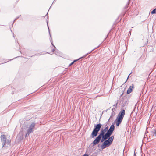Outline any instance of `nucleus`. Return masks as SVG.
Returning a JSON list of instances; mask_svg holds the SVG:
<instances>
[{
    "label": "nucleus",
    "mask_w": 156,
    "mask_h": 156,
    "mask_svg": "<svg viewBox=\"0 0 156 156\" xmlns=\"http://www.w3.org/2000/svg\"><path fill=\"white\" fill-rule=\"evenodd\" d=\"M110 136L106 133L105 134L99 133L93 142V146H94L98 144L100 142L101 138L105 140H107Z\"/></svg>",
    "instance_id": "nucleus-1"
},
{
    "label": "nucleus",
    "mask_w": 156,
    "mask_h": 156,
    "mask_svg": "<svg viewBox=\"0 0 156 156\" xmlns=\"http://www.w3.org/2000/svg\"><path fill=\"white\" fill-rule=\"evenodd\" d=\"M125 114V109H123L118 114L115 122L117 126H119L121 123Z\"/></svg>",
    "instance_id": "nucleus-2"
},
{
    "label": "nucleus",
    "mask_w": 156,
    "mask_h": 156,
    "mask_svg": "<svg viewBox=\"0 0 156 156\" xmlns=\"http://www.w3.org/2000/svg\"><path fill=\"white\" fill-rule=\"evenodd\" d=\"M102 126V125L100 123L94 125L93 130L90 135V137L93 138L98 135V132L100 130Z\"/></svg>",
    "instance_id": "nucleus-3"
},
{
    "label": "nucleus",
    "mask_w": 156,
    "mask_h": 156,
    "mask_svg": "<svg viewBox=\"0 0 156 156\" xmlns=\"http://www.w3.org/2000/svg\"><path fill=\"white\" fill-rule=\"evenodd\" d=\"M1 141L2 143L3 147H4L5 144L8 145H9L10 143V142L9 141H6V136L4 135H1Z\"/></svg>",
    "instance_id": "nucleus-4"
},
{
    "label": "nucleus",
    "mask_w": 156,
    "mask_h": 156,
    "mask_svg": "<svg viewBox=\"0 0 156 156\" xmlns=\"http://www.w3.org/2000/svg\"><path fill=\"white\" fill-rule=\"evenodd\" d=\"M35 125L36 123L35 122H32L29 125V127L27 129V130L28 131V133H31L33 131Z\"/></svg>",
    "instance_id": "nucleus-5"
},
{
    "label": "nucleus",
    "mask_w": 156,
    "mask_h": 156,
    "mask_svg": "<svg viewBox=\"0 0 156 156\" xmlns=\"http://www.w3.org/2000/svg\"><path fill=\"white\" fill-rule=\"evenodd\" d=\"M50 41H51V44L54 47V48L52 50V52H53L54 51H55V54H56L57 55L60 56L61 55V54L60 53L59 51L58 50L56 49L55 47L53 44V41H52V39L51 37Z\"/></svg>",
    "instance_id": "nucleus-6"
},
{
    "label": "nucleus",
    "mask_w": 156,
    "mask_h": 156,
    "mask_svg": "<svg viewBox=\"0 0 156 156\" xmlns=\"http://www.w3.org/2000/svg\"><path fill=\"white\" fill-rule=\"evenodd\" d=\"M111 144H110L106 140H105L101 145V147L102 149L108 147Z\"/></svg>",
    "instance_id": "nucleus-7"
},
{
    "label": "nucleus",
    "mask_w": 156,
    "mask_h": 156,
    "mask_svg": "<svg viewBox=\"0 0 156 156\" xmlns=\"http://www.w3.org/2000/svg\"><path fill=\"white\" fill-rule=\"evenodd\" d=\"M115 127L114 125H112L110 126L109 129H108V130L107 131L106 133L108 134L109 135L111 136L115 130Z\"/></svg>",
    "instance_id": "nucleus-8"
},
{
    "label": "nucleus",
    "mask_w": 156,
    "mask_h": 156,
    "mask_svg": "<svg viewBox=\"0 0 156 156\" xmlns=\"http://www.w3.org/2000/svg\"><path fill=\"white\" fill-rule=\"evenodd\" d=\"M122 108L123 109H125L124 107L126 105L127 101L126 100V98L125 97L122 98Z\"/></svg>",
    "instance_id": "nucleus-9"
},
{
    "label": "nucleus",
    "mask_w": 156,
    "mask_h": 156,
    "mask_svg": "<svg viewBox=\"0 0 156 156\" xmlns=\"http://www.w3.org/2000/svg\"><path fill=\"white\" fill-rule=\"evenodd\" d=\"M108 126L105 127L104 129L102 128L101 130L100 131V133L105 134V133H106L108 130Z\"/></svg>",
    "instance_id": "nucleus-10"
},
{
    "label": "nucleus",
    "mask_w": 156,
    "mask_h": 156,
    "mask_svg": "<svg viewBox=\"0 0 156 156\" xmlns=\"http://www.w3.org/2000/svg\"><path fill=\"white\" fill-rule=\"evenodd\" d=\"M134 89V85L132 84V85L129 86V87L126 93L127 94H130L131 92Z\"/></svg>",
    "instance_id": "nucleus-11"
},
{
    "label": "nucleus",
    "mask_w": 156,
    "mask_h": 156,
    "mask_svg": "<svg viewBox=\"0 0 156 156\" xmlns=\"http://www.w3.org/2000/svg\"><path fill=\"white\" fill-rule=\"evenodd\" d=\"M114 138V136H111L109 137L107 140V141L111 144L113 141Z\"/></svg>",
    "instance_id": "nucleus-12"
},
{
    "label": "nucleus",
    "mask_w": 156,
    "mask_h": 156,
    "mask_svg": "<svg viewBox=\"0 0 156 156\" xmlns=\"http://www.w3.org/2000/svg\"><path fill=\"white\" fill-rule=\"evenodd\" d=\"M93 50H92L91 51H90V52H89V53H87L86 55H84L83 56L80 57V58H79L77 59H76V60H74L73 62H74V63L78 60H79V59H80L81 58H85V57L87 55L89 54L91 52H92V51H93Z\"/></svg>",
    "instance_id": "nucleus-13"
},
{
    "label": "nucleus",
    "mask_w": 156,
    "mask_h": 156,
    "mask_svg": "<svg viewBox=\"0 0 156 156\" xmlns=\"http://www.w3.org/2000/svg\"><path fill=\"white\" fill-rule=\"evenodd\" d=\"M151 14H154L156 13V8L154 9L151 12Z\"/></svg>",
    "instance_id": "nucleus-14"
},
{
    "label": "nucleus",
    "mask_w": 156,
    "mask_h": 156,
    "mask_svg": "<svg viewBox=\"0 0 156 156\" xmlns=\"http://www.w3.org/2000/svg\"><path fill=\"white\" fill-rule=\"evenodd\" d=\"M30 133H28V131L27 130V133L26 134L25 137H27L29 135V134Z\"/></svg>",
    "instance_id": "nucleus-15"
},
{
    "label": "nucleus",
    "mask_w": 156,
    "mask_h": 156,
    "mask_svg": "<svg viewBox=\"0 0 156 156\" xmlns=\"http://www.w3.org/2000/svg\"><path fill=\"white\" fill-rule=\"evenodd\" d=\"M118 101L115 104L113 105V106L115 107L114 108H117V104H118Z\"/></svg>",
    "instance_id": "nucleus-16"
},
{
    "label": "nucleus",
    "mask_w": 156,
    "mask_h": 156,
    "mask_svg": "<svg viewBox=\"0 0 156 156\" xmlns=\"http://www.w3.org/2000/svg\"><path fill=\"white\" fill-rule=\"evenodd\" d=\"M48 20H47V23H48ZM47 24H48V30H49V34L50 36V37H51V34H50V31H49V27H48V23H47Z\"/></svg>",
    "instance_id": "nucleus-17"
},
{
    "label": "nucleus",
    "mask_w": 156,
    "mask_h": 156,
    "mask_svg": "<svg viewBox=\"0 0 156 156\" xmlns=\"http://www.w3.org/2000/svg\"><path fill=\"white\" fill-rule=\"evenodd\" d=\"M105 141V140H104V139H103L102 138H101V141H100L101 142V143H103Z\"/></svg>",
    "instance_id": "nucleus-18"
},
{
    "label": "nucleus",
    "mask_w": 156,
    "mask_h": 156,
    "mask_svg": "<svg viewBox=\"0 0 156 156\" xmlns=\"http://www.w3.org/2000/svg\"><path fill=\"white\" fill-rule=\"evenodd\" d=\"M19 18V16L18 17H17L16 19H15L14 20V21H13V23L16 21V20L17 19H18Z\"/></svg>",
    "instance_id": "nucleus-19"
},
{
    "label": "nucleus",
    "mask_w": 156,
    "mask_h": 156,
    "mask_svg": "<svg viewBox=\"0 0 156 156\" xmlns=\"http://www.w3.org/2000/svg\"><path fill=\"white\" fill-rule=\"evenodd\" d=\"M74 62H72L69 65V66H71V65H73V63H74Z\"/></svg>",
    "instance_id": "nucleus-20"
},
{
    "label": "nucleus",
    "mask_w": 156,
    "mask_h": 156,
    "mask_svg": "<svg viewBox=\"0 0 156 156\" xmlns=\"http://www.w3.org/2000/svg\"><path fill=\"white\" fill-rule=\"evenodd\" d=\"M47 16V19H48V13H47V14L46 15V16Z\"/></svg>",
    "instance_id": "nucleus-21"
},
{
    "label": "nucleus",
    "mask_w": 156,
    "mask_h": 156,
    "mask_svg": "<svg viewBox=\"0 0 156 156\" xmlns=\"http://www.w3.org/2000/svg\"><path fill=\"white\" fill-rule=\"evenodd\" d=\"M131 73H132V72H131V73H130V74L128 75V77H127V80H126V81L127 80H128V79L129 77V75H130V74Z\"/></svg>",
    "instance_id": "nucleus-22"
},
{
    "label": "nucleus",
    "mask_w": 156,
    "mask_h": 156,
    "mask_svg": "<svg viewBox=\"0 0 156 156\" xmlns=\"http://www.w3.org/2000/svg\"><path fill=\"white\" fill-rule=\"evenodd\" d=\"M115 108H112V112H113V111H114V110H115Z\"/></svg>",
    "instance_id": "nucleus-23"
},
{
    "label": "nucleus",
    "mask_w": 156,
    "mask_h": 156,
    "mask_svg": "<svg viewBox=\"0 0 156 156\" xmlns=\"http://www.w3.org/2000/svg\"><path fill=\"white\" fill-rule=\"evenodd\" d=\"M123 94V93H122L121 95L120 96V98L122 96V95Z\"/></svg>",
    "instance_id": "nucleus-24"
},
{
    "label": "nucleus",
    "mask_w": 156,
    "mask_h": 156,
    "mask_svg": "<svg viewBox=\"0 0 156 156\" xmlns=\"http://www.w3.org/2000/svg\"><path fill=\"white\" fill-rule=\"evenodd\" d=\"M154 134H155V136H156V131L155 132Z\"/></svg>",
    "instance_id": "nucleus-25"
},
{
    "label": "nucleus",
    "mask_w": 156,
    "mask_h": 156,
    "mask_svg": "<svg viewBox=\"0 0 156 156\" xmlns=\"http://www.w3.org/2000/svg\"><path fill=\"white\" fill-rule=\"evenodd\" d=\"M134 156H136V154H135V153H134Z\"/></svg>",
    "instance_id": "nucleus-26"
},
{
    "label": "nucleus",
    "mask_w": 156,
    "mask_h": 156,
    "mask_svg": "<svg viewBox=\"0 0 156 156\" xmlns=\"http://www.w3.org/2000/svg\"><path fill=\"white\" fill-rule=\"evenodd\" d=\"M56 0H54L53 2V3L54 2H55V1Z\"/></svg>",
    "instance_id": "nucleus-27"
},
{
    "label": "nucleus",
    "mask_w": 156,
    "mask_h": 156,
    "mask_svg": "<svg viewBox=\"0 0 156 156\" xmlns=\"http://www.w3.org/2000/svg\"><path fill=\"white\" fill-rule=\"evenodd\" d=\"M13 60V59H10V61H11V60Z\"/></svg>",
    "instance_id": "nucleus-28"
},
{
    "label": "nucleus",
    "mask_w": 156,
    "mask_h": 156,
    "mask_svg": "<svg viewBox=\"0 0 156 156\" xmlns=\"http://www.w3.org/2000/svg\"><path fill=\"white\" fill-rule=\"evenodd\" d=\"M130 0H129V1Z\"/></svg>",
    "instance_id": "nucleus-29"
}]
</instances>
